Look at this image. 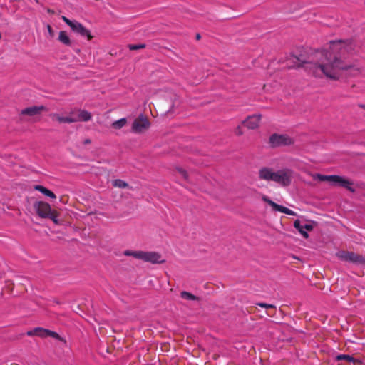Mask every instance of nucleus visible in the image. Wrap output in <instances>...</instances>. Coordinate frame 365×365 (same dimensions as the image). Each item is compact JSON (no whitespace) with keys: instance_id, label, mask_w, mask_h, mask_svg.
<instances>
[{"instance_id":"1","label":"nucleus","mask_w":365,"mask_h":365,"mask_svg":"<svg viewBox=\"0 0 365 365\" xmlns=\"http://www.w3.org/2000/svg\"><path fill=\"white\" fill-rule=\"evenodd\" d=\"M351 41H332L329 48L315 51L312 60L304 62L302 66L315 77L326 76L331 80H338L342 73L347 77L363 76L364 68L359 62L348 63L343 59L354 51Z\"/></svg>"},{"instance_id":"2","label":"nucleus","mask_w":365,"mask_h":365,"mask_svg":"<svg viewBox=\"0 0 365 365\" xmlns=\"http://www.w3.org/2000/svg\"><path fill=\"white\" fill-rule=\"evenodd\" d=\"M294 171L289 168H284L277 170L264 166L258 171L259 178L265 181H272L282 187L291 185Z\"/></svg>"},{"instance_id":"3","label":"nucleus","mask_w":365,"mask_h":365,"mask_svg":"<svg viewBox=\"0 0 365 365\" xmlns=\"http://www.w3.org/2000/svg\"><path fill=\"white\" fill-rule=\"evenodd\" d=\"M314 178L320 181H327L331 185H339L341 187H345L349 190L353 191V190L351 187L352 183L349 180L341 176L336 175H325L322 174H317Z\"/></svg>"},{"instance_id":"4","label":"nucleus","mask_w":365,"mask_h":365,"mask_svg":"<svg viewBox=\"0 0 365 365\" xmlns=\"http://www.w3.org/2000/svg\"><path fill=\"white\" fill-rule=\"evenodd\" d=\"M62 19L68 26H70L74 33L80 35L82 37H86L88 41H90L93 38V36L91 35V31L82 24L75 20H70L64 16H62Z\"/></svg>"},{"instance_id":"5","label":"nucleus","mask_w":365,"mask_h":365,"mask_svg":"<svg viewBox=\"0 0 365 365\" xmlns=\"http://www.w3.org/2000/svg\"><path fill=\"white\" fill-rule=\"evenodd\" d=\"M336 256L339 259L344 262H351L356 264H365V258L361 255L353 252L339 251L336 253Z\"/></svg>"},{"instance_id":"6","label":"nucleus","mask_w":365,"mask_h":365,"mask_svg":"<svg viewBox=\"0 0 365 365\" xmlns=\"http://www.w3.org/2000/svg\"><path fill=\"white\" fill-rule=\"evenodd\" d=\"M150 126L148 120L143 115L136 118L132 125V130L135 133H140Z\"/></svg>"},{"instance_id":"7","label":"nucleus","mask_w":365,"mask_h":365,"mask_svg":"<svg viewBox=\"0 0 365 365\" xmlns=\"http://www.w3.org/2000/svg\"><path fill=\"white\" fill-rule=\"evenodd\" d=\"M141 260L152 264H160L165 262V260L162 259L161 255L156 252L143 251Z\"/></svg>"},{"instance_id":"8","label":"nucleus","mask_w":365,"mask_h":365,"mask_svg":"<svg viewBox=\"0 0 365 365\" xmlns=\"http://www.w3.org/2000/svg\"><path fill=\"white\" fill-rule=\"evenodd\" d=\"M46 110V108L43 106H34L22 109L20 112L22 116H29L34 118L39 115L43 111Z\"/></svg>"},{"instance_id":"9","label":"nucleus","mask_w":365,"mask_h":365,"mask_svg":"<svg viewBox=\"0 0 365 365\" xmlns=\"http://www.w3.org/2000/svg\"><path fill=\"white\" fill-rule=\"evenodd\" d=\"M272 146L287 145L292 143V139L286 135H272L269 138Z\"/></svg>"},{"instance_id":"10","label":"nucleus","mask_w":365,"mask_h":365,"mask_svg":"<svg viewBox=\"0 0 365 365\" xmlns=\"http://www.w3.org/2000/svg\"><path fill=\"white\" fill-rule=\"evenodd\" d=\"M34 208L37 214L43 218H46L48 216H50V214L53 212L50 205L42 201L36 202L34 204Z\"/></svg>"},{"instance_id":"11","label":"nucleus","mask_w":365,"mask_h":365,"mask_svg":"<svg viewBox=\"0 0 365 365\" xmlns=\"http://www.w3.org/2000/svg\"><path fill=\"white\" fill-rule=\"evenodd\" d=\"M26 334L28 336H38L41 337L51 336L56 339H58L59 337L58 334L56 332L41 327H37L31 331H29L26 333Z\"/></svg>"},{"instance_id":"12","label":"nucleus","mask_w":365,"mask_h":365,"mask_svg":"<svg viewBox=\"0 0 365 365\" xmlns=\"http://www.w3.org/2000/svg\"><path fill=\"white\" fill-rule=\"evenodd\" d=\"M53 120L57 121L59 123H71L72 122L66 121L67 119H78V110H72L68 116H62L59 113H52L50 115Z\"/></svg>"},{"instance_id":"13","label":"nucleus","mask_w":365,"mask_h":365,"mask_svg":"<svg viewBox=\"0 0 365 365\" xmlns=\"http://www.w3.org/2000/svg\"><path fill=\"white\" fill-rule=\"evenodd\" d=\"M261 120L260 115H253L248 116L244 121L243 124L249 129H255L259 126Z\"/></svg>"},{"instance_id":"14","label":"nucleus","mask_w":365,"mask_h":365,"mask_svg":"<svg viewBox=\"0 0 365 365\" xmlns=\"http://www.w3.org/2000/svg\"><path fill=\"white\" fill-rule=\"evenodd\" d=\"M294 227L298 230V231L301 233V235L305 237H308V233L305 231L308 230L310 231L313 229V226L312 224L309 223H302L299 220H295L294 223Z\"/></svg>"},{"instance_id":"15","label":"nucleus","mask_w":365,"mask_h":365,"mask_svg":"<svg viewBox=\"0 0 365 365\" xmlns=\"http://www.w3.org/2000/svg\"><path fill=\"white\" fill-rule=\"evenodd\" d=\"M78 119H67L66 121L70 122H79V121H88L91 119V114L85 110H78Z\"/></svg>"},{"instance_id":"16","label":"nucleus","mask_w":365,"mask_h":365,"mask_svg":"<svg viewBox=\"0 0 365 365\" xmlns=\"http://www.w3.org/2000/svg\"><path fill=\"white\" fill-rule=\"evenodd\" d=\"M34 187V190L39 191L44 195L47 196L51 199H55L56 197V195L52 191L48 190L47 188H46L45 187H43L42 185H36Z\"/></svg>"},{"instance_id":"17","label":"nucleus","mask_w":365,"mask_h":365,"mask_svg":"<svg viewBox=\"0 0 365 365\" xmlns=\"http://www.w3.org/2000/svg\"><path fill=\"white\" fill-rule=\"evenodd\" d=\"M58 40L60 42L66 46H70L71 44L69 36L67 35L66 32L64 31H61L58 34Z\"/></svg>"},{"instance_id":"18","label":"nucleus","mask_w":365,"mask_h":365,"mask_svg":"<svg viewBox=\"0 0 365 365\" xmlns=\"http://www.w3.org/2000/svg\"><path fill=\"white\" fill-rule=\"evenodd\" d=\"M143 251L125 250L123 252L125 256H132L136 259H141Z\"/></svg>"},{"instance_id":"19","label":"nucleus","mask_w":365,"mask_h":365,"mask_svg":"<svg viewBox=\"0 0 365 365\" xmlns=\"http://www.w3.org/2000/svg\"><path fill=\"white\" fill-rule=\"evenodd\" d=\"M127 120L125 118H120L118 120L114 121L112 123V127L115 129H120L125 125Z\"/></svg>"},{"instance_id":"20","label":"nucleus","mask_w":365,"mask_h":365,"mask_svg":"<svg viewBox=\"0 0 365 365\" xmlns=\"http://www.w3.org/2000/svg\"><path fill=\"white\" fill-rule=\"evenodd\" d=\"M113 185L114 187H120V188H125L128 186V184L122 180H120V179H117V180H115L113 182Z\"/></svg>"},{"instance_id":"21","label":"nucleus","mask_w":365,"mask_h":365,"mask_svg":"<svg viewBox=\"0 0 365 365\" xmlns=\"http://www.w3.org/2000/svg\"><path fill=\"white\" fill-rule=\"evenodd\" d=\"M180 296L182 299L187 300H195L197 299V297L195 295L187 292H182Z\"/></svg>"},{"instance_id":"22","label":"nucleus","mask_w":365,"mask_h":365,"mask_svg":"<svg viewBox=\"0 0 365 365\" xmlns=\"http://www.w3.org/2000/svg\"><path fill=\"white\" fill-rule=\"evenodd\" d=\"M336 360H338V361L346 360V361H348L349 362L354 361V357H352L350 355H346V354H339V355H338L336 356Z\"/></svg>"},{"instance_id":"23","label":"nucleus","mask_w":365,"mask_h":365,"mask_svg":"<svg viewBox=\"0 0 365 365\" xmlns=\"http://www.w3.org/2000/svg\"><path fill=\"white\" fill-rule=\"evenodd\" d=\"M274 210H276V211H279L280 212H282V213H284L286 214L288 208L286 207H284L282 205H279L278 204H274Z\"/></svg>"},{"instance_id":"24","label":"nucleus","mask_w":365,"mask_h":365,"mask_svg":"<svg viewBox=\"0 0 365 365\" xmlns=\"http://www.w3.org/2000/svg\"><path fill=\"white\" fill-rule=\"evenodd\" d=\"M145 47V45L143 43L130 44L128 46V48L130 50L141 49V48H144Z\"/></svg>"},{"instance_id":"25","label":"nucleus","mask_w":365,"mask_h":365,"mask_svg":"<svg viewBox=\"0 0 365 365\" xmlns=\"http://www.w3.org/2000/svg\"><path fill=\"white\" fill-rule=\"evenodd\" d=\"M46 218H50L52 220V221L55 223V224H58V218H57V214L55 211H53L51 214H50V216H48Z\"/></svg>"},{"instance_id":"26","label":"nucleus","mask_w":365,"mask_h":365,"mask_svg":"<svg viewBox=\"0 0 365 365\" xmlns=\"http://www.w3.org/2000/svg\"><path fill=\"white\" fill-rule=\"evenodd\" d=\"M262 200L264 202L268 203L274 209V204H276V203L274 202H273L272 200H271L267 196L263 195L262 197Z\"/></svg>"},{"instance_id":"27","label":"nucleus","mask_w":365,"mask_h":365,"mask_svg":"<svg viewBox=\"0 0 365 365\" xmlns=\"http://www.w3.org/2000/svg\"><path fill=\"white\" fill-rule=\"evenodd\" d=\"M257 305L261 307H264V308H274V305H272V304H265V303H258Z\"/></svg>"},{"instance_id":"28","label":"nucleus","mask_w":365,"mask_h":365,"mask_svg":"<svg viewBox=\"0 0 365 365\" xmlns=\"http://www.w3.org/2000/svg\"><path fill=\"white\" fill-rule=\"evenodd\" d=\"M178 171L182 175L183 178H187V173L185 170L182 168H178Z\"/></svg>"},{"instance_id":"29","label":"nucleus","mask_w":365,"mask_h":365,"mask_svg":"<svg viewBox=\"0 0 365 365\" xmlns=\"http://www.w3.org/2000/svg\"><path fill=\"white\" fill-rule=\"evenodd\" d=\"M286 214L289 215H294V211H292V210H289V209L288 208V210H287V211Z\"/></svg>"},{"instance_id":"30","label":"nucleus","mask_w":365,"mask_h":365,"mask_svg":"<svg viewBox=\"0 0 365 365\" xmlns=\"http://www.w3.org/2000/svg\"><path fill=\"white\" fill-rule=\"evenodd\" d=\"M47 28H48V32L51 34L52 29H51V26L48 25Z\"/></svg>"},{"instance_id":"31","label":"nucleus","mask_w":365,"mask_h":365,"mask_svg":"<svg viewBox=\"0 0 365 365\" xmlns=\"http://www.w3.org/2000/svg\"><path fill=\"white\" fill-rule=\"evenodd\" d=\"M91 143V140H90L89 139H86V140H85V142H84V143H86V144H88V143Z\"/></svg>"},{"instance_id":"32","label":"nucleus","mask_w":365,"mask_h":365,"mask_svg":"<svg viewBox=\"0 0 365 365\" xmlns=\"http://www.w3.org/2000/svg\"><path fill=\"white\" fill-rule=\"evenodd\" d=\"M196 38H197V39H200V34H197V36H196Z\"/></svg>"}]
</instances>
